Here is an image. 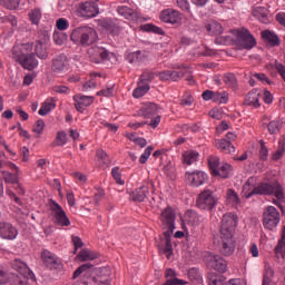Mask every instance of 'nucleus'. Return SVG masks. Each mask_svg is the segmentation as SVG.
Returning <instances> with one entry per match:
<instances>
[{"label":"nucleus","instance_id":"nucleus-1","mask_svg":"<svg viewBox=\"0 0 285 285\" xmlns=\"http://www.w3.org/2000/svg\"><path fill=\"white\" fill-rule=\"evenodd\" d=\"M235 228H237V216L227 213L223 216L219 233L215 236L220 255L230 257L235 253Z\"/></svg>","mask_w":285,"mask_h":285},{"label":"nucleus","instance_id":"nucleus-2","mask_svg":"<svg viewBox=\"0 0 285 285\" xmlns=\"http://www.w3.org/2000/svg\"><path fill=\"white\" fill-rule=\"evenodd\" d=\"M254 195H262L265 197H275L272 200V204L277 206L279 210L284 214V203H285V193L284 186L277 180H267L259 183L256 187L253 188L249 193H245V198L250 199Z\"/></svg>","mask_w":285,"mask_h":285},{"label":"nucleus","instance_id":"nucleus-3","mask_svg":"<svg viewBox=\"0 0 285 285\" xmlns=\"http://www.w3.org/2000/svg\"><path fill=\"white\" fill-rule=\"evenodd\" d=\"M70 39L76 46H82L83 48H87V46L97 43L99 36L97 35L95 28L79 27L72 30Z\"/></svg>","mask_w":285,"mask_h":285},{"label":"nucleus","instance_id":"nucleus-4","mask_svg":"<svg viewBox=\"0 0 285 285\" xmlns=\"http://www.w3.org/2000/svg\"><path fill=\"white\" fill-rule=\"evenodd\" d=\"M217 204H219V198L215 191L209 188L202 190L196 198L197 208L200 210H207L208 213L215 210V208H217Z\"/></svg>","mask_w":285,"mask_h":285},{"label":"nucleus","instance_id":"nucleus-5","mask_svg":"<svg viewBox=\"0 0 285 285\" xmlns=\"http://www.w3.org/2000/svg\"><path fill=\"white\" fill-rule=\"evenodd\" d=\"M160 228L164 233H175L177 229V212L175 208L167 206L159 215Z\"/></svg>","mask_w":285,"mask_h":285},{"label":"nucleus","instance_id":"nucleus-6","mask_svg":"<svg viewBox=\"0 0 285 285\" xmlns=\"http://www.w3.org/2000/svg\"><path fill=\"white\" fill-rule=\"evenodd\" d=\"M282 222V215L275 206H267L263 212V226L266 230H275Z\"/></svg>","mask_w":285,"mask_h":285},{"label":"nucleus","instance_id":"nucleus-7","mask_svg":"<svg viewBox=\"0 0 285 285\" xmlns=\"http://www.w3.org/2000/svg\"><path fill=\"white\" fill-rule=\"evenodd\" d=\"M49 208L51 210V216L53 217V224L56 226L68 227L70 226V218L63 210V207L59 205L56 200H49Z\"/></svg>","mask_w":285,"mask_h":285},{"label":"nucleus","instance_id":"nucleus-8","mask_svg":"<svg viewBox=\"0 0 285 285\" xmlns=\"http://www.w3.org/2000/svg\"><path fill=\"white\" fill-rule=\"evenodd\" d=\"M92 264L90 263H86L81 266H79L75 272H73V276L72 278L73 279H77V277H79V275H81L82 273L83 274V277H86L87 279H85L82 282V284L85 285H88L90 283V279L91 282H94V284L96 285H110V281L109 279H105V281H101V279H98V278H95V277H91L92 275V272L90 271V268H92ZM91 277V278H90Z\"/></svg>","mask_w":285,"mask_h":285},{"label":"nucleus","instance_id":"nucleus-9","mask_svg":"<svg viewBox=\"0 0 285 285\" xmlns=\"http://www.w3.org/2000/svg\"><path fill=\"white\" fill-rule=\"evenodd\" d=\"M185 179L193 188H199V186H204L208 181V174L203 170L186 171Z\"/></svg>","mask_w":285,"mask_h":285},{"label":"nucleus","instance_id":"nucleus-10","mask_svg":"<svg viewBox=\"0 0 285 285\" xmlns=\"http://www.w3.org/2000/svg\"><path fill=\"white\" fill-rule=\"evenodd\" d=\"M238 46L240 50H253L257 46V40L248 29H242L238 31Z\"/></svg>","mask_w":285,"mask_h":285},{"label":"nucleus","instance_id":"nucleus-11","mask_svg":"<svg viewBox=\"0 0 285 285\" xmlns=\"http://www.w3.org/2000/svg\"><path fill=\"white\" fill-rule=\"evenodd\" d=\"M88 57L92 63H101L110 59V51L104 47H91L88 49Z\"/></svg>","mask_w":285,"mask_h":285},{"label":"nucleus","instance_id":"nucleus-12","mask_svg":"<svg viewBox=\"0 0 285 285\" xmlns=\"http://www.w3.org/2000/svg\"><path fill=\"white\" fill-rule=\"evenodd\" d=\"M76 14L85 19H92L99 14V10L92 2H82L77 7Z\"/></svg>","mask_w":285,"mask_h":285},{"label":"nucleus","instance_id":"nucleus-13","mask_svg":"<svg viewBox=\"0 0 285 285\" xmlns=\"http://www.w3.org/2000/svg\"><path fill=\"white\" fill-rule=\"evenodd\" d=\"M207 266L218 273H226V271H228V262L220 255L210 254L207 257Z\"/></svg>","mask_w":285,"mask_h":285},{"label":"nucleus","instance_id":"nucleus-14","mask_svg":"<svg viewBox=\"0 0 285 285\" xmlns=\"http://www.w3.org/2000/svg\"><path fill=\"white\" fill-rule=\"evenodd\" d=\"M50 41V36L46 32L39 35V40L35 47V55L38 59H48V49L46 45Z\"/></svg>","mask_w":285,"mask_h":285},{"label":"nucleus","instance_id":"nucleus-15","mask_svg":"<svg viewBox=\"0 0 285 285\" xmlns=\"http://www.w3.org/2000/svg\"><path fill=\"white\" fill-rule=\"evenodd\" d=\"M18 235L19 230H17V227H14L11 223H8L6 220L0 222V237L2 239H17Z\"/></svg>","mask_w":285,"mask_h":285},{"label":"nucleus","instance_id":"nucleus-16","mask_svg":"<svg viewBox=\"0 0 285 285\" xmlns=\"http://www.w3.org/2000/svg\"><path fill=\"white\" fill-rule=\"evenodd\" d=\"M17 61L24 68V70H35L39 66V60L35 57V53H22L17 57Z\"/></svg>","mask_w":285,"mask_h":285},{"label":"nucleus","instance_id":"nucleus-17","mask_svg":"<svg viewBox=\"0 0 285 285\" xmlns=\"http://www.w3.org/2000/svg\"><path fill=\"white\" fill-rule=\"evenodd\" d=\"M75 108L78 112H83L86 108L92 106L95 104V97L92 96H83V95H75L73 96Z\"/></svg>","mask_w":285,"mask_h":285},{"label":"nucleus","instance_id":"nucleus-18","mask_svg":"<svg viewBox=\"0 0 285 285\" xmlns=\"http://www.w3.org/2000/svg\"><path fill=\"white\" fill-rule=\"evenodd\" d=\"M101 28L107 30V32L111 33L112 37H119L121 32V26L119 22L112 20V19H105L100 22Z\"/></svg>","mask_w":285,"mask_h":285},{"label":"nucleus","instance_id":"nucleus-19","mask_svg":"<svg viewBox=\"0 0 285 285\" xmlns=\"http://www.w3.org/2000/svg\"><path fill=\"white\" fill-rule=\"evenodd\" d=\"M160 19L165 23H179L181 21V16H179V11L174 10V9H166L161 11L160 13Z\"/></svg>","mask_w":285,"mask_h":285},{"label":"nucleus","instance_id":"nucleus-20","mask_svg":"<svg viewBox=\"0 0 285 285\" xmlns=\"http://www.w3.org/2000/svg\"><path fill=\"white\" fill-rule=\"evenodd\" d=\"M148 195H150V189L148 188V186L144 185L139 188H136L130 194V199H131V202L141 204V202H146V199H148Z\"/></svg>","mask_w":285,"mask_h":285},{"label":"nucleus","instance_id":"nucleus-21","mask_svg":"<svg viewBox=\"0 0 285 285\" xmlns=\"http://www.w3.org/2000/svg\"><path fill=\"white\" fill-rule=\"evenodd\" d=\"M141 112L145 119H150L159 115V112H161V108L155 102H145L141 107Z\"/></svg>","mask_w":285,"mask_h":285},{"label":"nucleus","instance_id":"nucleus-22","mask_svg":"<svg viewBox=\"0 0 285 285\" xmlns=\"http://www.w3.org/2000/svg\"><path fill=\"white\" fill-rule=\"evenodd\" d=\"M41 259L43 264L47 266V268H59V258L55 254H52L50 250L46 249L41 253Z\"/></svg>","mask_w":285,"mask_h":285},{"label":"nucleus","instance_id":"nucleus-23","mask_svg":"<svg viewBox=\"0 0 285 285\" xmlns=\"http://www.w3.org/2000/svg\"><path fill=\"white\" fill-rule=\"evenodd\" d=\"M215 146L217 150L224 153V155H233V153H235V146L226 138L215 139Z\"/></svg>","mask_w":285,"mask_h":285},{"label":"nucleus","instance_id":"nucleus-24","mask_svg":"<svg viewBox=\"0 0 285 285\" xmlns=\"http://www.w3.org/2000/svg\"><path fill=\"white\" fill-rule=\"evenodd\" d=\"M205 30L207 35H210V37H219V35H223L224 27L222 23L210 20L209 22L205 23Z\"/></svg>","mask_w":285,"mask_h":285},{"label":"nucleus","instance_id":"nucleus-25","mask_svg":"<svg viewBox=\"0 0 285 285\" xmlns=\"http://www.w3.org/2000/svg\"><path fill=\"white\" fill-rule=\"evenodd\" d=\"M165 277L166 282L164 285H186L188 282L184 279L177 278V272H175L173 268H167L165 271Z\"/></svg>","mask_w":285,"mask_h":285},{"label":"nucleus","instance_id":"nucleus-26","mask_svg":"<svg viewBox=\"0 0 285 285\" xmlns=\"http://www.w3.org/2000/svg\"><path fill=\"white\" fill-rule=\"evenodd\" d=\"M262 37L265 43H267V46H271V48H277V46L282 43L279 40V37L276 36V33L271 30H264L262 32Z\"/></svg>","mask_w":285,"mask_h":285},{"label":"nucleus","instance_id":"nucleus-27","mask_svg":"<svg viewBox=\"0 0 285 285\" xmlns=\"http://www.w3.org/2000/svg\"><path fill=\"white\" fill-rule=\"evenodd\" d=\"M253 17L261 21V23H271V20L268 19V10L266 7H254L252 10Z\"/></svg>","mask_w":285,"mask_h":285},{"label":"nucleus","instance_id":"nucleus-28","mask_svg":"<svg viewBox=\"0 0 285 285\" xmlns=\"http://www.w3.org/2000/svg\"><path fill=\"white\" fill-rule=\"evenodd\" d=\"M57 108V99L48 98L40 107L38 115L46 117L49 112H52Z\"/></svg>","mask_w":285,"mask_h":285},{"label":"nucleus","instance_id":"nucleus-29","mask_svg":"<svg viewBox=\"0 0 285 285\" xmlns=\"http://www.w3.org/2000/svg\"><path fill=\"white\" fill-rule=\"evenodd\" d=\"M187 277L195 285L204 284V276H202V272L197 267L189 268Z\"/></svg>","mask_w":285,"mask_h":285},{"label":"nucleus","instance_id":"nucleus-30","mask_svg":"<svg viewBox=\"0 0 285 285\" xmlns=\"http://www.w3.org/2000/svg\"><path fill=\"white\" fill-rule=\"evenodd\" d=\"M246 106H252V108H259V92L257 90H252L247 94L245 99Z\"/></svg>","mask_w":285,"mask_h":285},{"label":"nucleus","instance_id":"nucleus-31","mask_svg":"<svg viewBox=\"0 0 285 285\" xmlns=\"http://www.w3.org/2000/svg\"><path fill=\"white\" fill-rule=\"evenodd\" d=\"M51 70L53 72H63L66 70V56H58L52 59Z\"/></svg>","mask_w":285,"mask_h":285},{"label":"nucleus","instance_id":"nucleus-32","mask_svg":"<svg viewBox=\"0 0 285 285\" xmlns=\"http://www.w3.org/2000/svg\"><path fill=\"white\" fill-rule=\"evenodd\" d=\"M233 175V166L228 163H224L218 167L214 177H222L223 179H228Z\"/></svg>","mask_w":285,"mask_h":285},{"label":"nucleus","instance_id":"nucleus-33","mask_svg":"<svg viewBox=\"0 0 285 285\" xmlns=\"http://www.w3.org/2000/svg\"><path fill=\"white\" fill-rule=\"evenodd\" d=\"M9 283L11 285H30V279L27 278L26 274H10Z\"/></svg>","mask_w":285,"mask_h":285},{"label":"nucleus","instance_id":"nucleus-34","mask_svg":"<svg viewBox=\"0 0 285 285\" xmlns=\"http://www.w3.org/2000/svg\"><path fill=\"white\" fill-rule=\"evenodd\" d=\"M175 232H164L163 235L165 237V247H164V253L167 255V259H170V255H173V234Z\"/></svg>","mask_w":285,"mask_h":285},{"label":"nucleus","instance_id":"nucleus-35","mask_svg":"<svg viewBox=\"0 0 285 285\" xmlns=\"http://www.w3.org/2000/svg\"><path fill=\"white\" fill-rule=\"evenodd\" d=\"M185 218L187 224H190L191 226H199L202 224V216L193 209L187 210Z\"/></svg>","mask_w":285,"mask_h":285},{"label":"nucleus","instance_id":"nucleus-36","mask_svg":"<svg viewBox=\"0 0 285 285\" xmlns=\"http://www.w3.org/2000/svg\"><path fill=\"white\" fill-rule=\"evenodd\" d=\"M208 285H224L226 276L212 272L207 276Z\"/></svg>","mask_w":285,"mask_h":285},{"label":"nucleus","instance_id":"nucleus-37","mask_svg":"<svg viewBox=\"0 0 285 285\" xmlns=\"http://www.w3.org/2000/svg\"><path fill=\"white\" fill-rule=\"evenodd\" d=\"M80 262H92L97 259V254L88 248H83L77 255Z\"/></svg>","mask_w":285,"mask_h":285},{"label":"nucleus","instance_id":"nucleus-38","mask_svg":"<svg viewBox=\"0 0 285 285\" xmlns=\"http://www.w3.org/2000/svg\"><path fill=\"white\" fill-rule=\"evenodd\" d=\"M275 254L277 257H282V259H285V225L282 230V238L278 240L275 247Z\"/></svg>","mask_w":285,"mask_h":285},{"label":"nucleus","instance_id":"nucleus-39","mask_svg":"<svg viewBox=\"0 0 285 285\" xmlns=\"http://www.w3.org/2000/svg\"><path fill=\"white\" fill-rule=\"evenodd\" d=\"M148 90H150V85L139 81L138 87L134 89L132 97H135V99H141Z\"/></svg>","mask_w":285,"mask_h":285},{"label":"nucleus","instance_id":"nucleus-40","mask_svg":"<svg viewBox=\"0 0 285 285\" xmlns=\"http://www.w3.org/2000/svg\"><path fill=\"white\" fill-rule=\"evenodd\" d=\"M199 158V153L197 151H186L183 154V164L186 166H193L195 161Z\"/></svg>","mask_w":285,"mask_h":285},{"label":"nucleus","instance_id":"nucleus-41","mask_svg":"<svg viewBox=\"0 0 285 285\" xmlns=\"http://www.w3.org/2000/svg\"><path fill=\"white\" fill-rule=\"evenodd\" d=\"M275 277V271L269 265H265V272L263 274V285L273 284V278Z\"/></svg>","mask_w":285,"mask_h":285},{"label":"nucleus","instance_id":"nucleus-42","mask_svg":"<svg viewBox=\"0 0 285 285\" xmlns=\"http://www.w3.org/2000/svg\"><path fill=\"white\" fill-rule=\"evenodd\" d=\"M226 199L232 206H238L240 203L239 195L234 189H227Z\"/></svg>","mask_w":285,"mask_h":285},{"label":"nucleus","instance_id":"nucleus-43","mask_svg":"<svg viewBox=\"0 0 285 285\" xmlns=\"http://www.w3.org/2000/svg\"><path fill=\"white\" fill-rule=\"evenodd\" d=\"M223 81L226 86H228V88H237L238 82H237V76H235V73H226L223 77Z\"/></svg>","mask_w":285,"mask_h":285},{"label":"nucleus","instance_id":"nucleus-44","mask_svg":"<svg viewBox=\"0 0 285 285\" xmlns=\"http://www.w3.org/2000/svg\"><path fill=\"white\" fill-rule=\"evenodd\" d=\"M53 41L56 46H63L68 41V33L63 31H55Z\"/></svg>","mask_w":285,"mask_h":285},{"label":"nucleus","instance_id":"nucleus-45","mask_svg":"<svg viewBox=\"0 0 285 285\" xmlns=\"http://www.w3.org/2000/svg\"><path fill=\"white\" fill-rule=\"evenodd\" d=\"M284 154H285V144L284 141L281 140L278 141V148L272 155L273 161H279V159L284 157Z\"/></svg>","mask_w":285,"mask_h":285},{"label":"nucleus","instance_id":"nucleus-46","mask_svg":"<svg viewBox=\"0 0 285 285\" xmlns=\"http://www.w3.org/2000/svg\"><path fill=\"white\" fill-rule=\"evenodd\" d=\"M68 144V135L66 131H58L53 146H66Z\"/></svg>","mask_w":285,"mask_h":285},{"label":"nucleus","instance_id":"nucleus-47","mask_svg":"<svg viewBox=\"0 0 285 285\" xmlns=\"http://www.w3.org/2000/svg\"><path fill=\"white\" fill-rule=\"evenodd\" d=\"M12 268L13 271H17L19 275L28 273V265L20 259H16L12 263Z\"/></svg>","mask_w":285,"mask_h":285},{"label":"nucleus","instance_id":"nucleus-48","mask_svg":"<svg viewBox=\"0 0 285 285\" xmlns=\"http://www.w3.org/2000/svg\"><path fill=\"white\" fill-rule=\"evenodd\" d=\"M282 130V121L273 120L268 124V132L269 135H277Z\"/></svg>","mask_w":285,"mask_h":285},{"label":"nucleus","instance_id":"nucleus-49","mask_svg":"<svg viewBox=\"0 0 285 285\" xmlns=\"http://www.w3.org/2000/svg\"><path fill=\"white\" fill-rule=\"evenodd\" d=\"M117 12L118 14H120V17H124L125 19H132V9L126 6L118 7Z\"/></svg>","mask_w":285,"mask_h":285},{"label":"nucleus","instance_id":"nucleus-50","mask_svg":"<svg viewBox=\"0 0 285 285\" xmlns=\"http://www.w3.org/2000/svg\"><path fill=\"white\" fill-rule=\"evenodd\" d=\"M195 98L190 95V92H186L183 95V97L179 100V105L183 108H186V106H190L191 104H194Z\"/></svg>","mask_w":285,"mask_h":285},{"label":"nucleus","instance_id":"nucleus-51","mask_svg":"<svg viewBox=\"0 0 285 285\" xmlns=\"http://www.w3.org/2000/svg\"><path fill=\"white\" fill-rule=\"evenodd\" d=\"M209 169L212 170V175H215L219 169V158L218 157H209L208 158Z\"/></svg>","mask_w":285,"mask_h":285},{"label":"nucleus","instance_id":"nucleus-52","mask_svg":"<svg viewBox=\"0 0 285 285\" xmlns=\"http://www.w3.org/2000/svg\"><path fill=\"white\" fill-rule=\"evenodd\" d=\"M111 176L114 177L116 184H118V186H124V184H126V181H124V179H121V171H119V167H114L111 169Z\"/></svg>","mask_w":285,"mask_h":285},{"label":"nucleus","instance_id":"nucleus-53","mask_svg":"<svg viewBox=\"0 0 285 285\" xmlns=\"http://www.w3.org/2000/svg\"><path fill=\"white\" fill-rule=\"evenodd\" d=\"M52 92H56L57 95H70V89L68 86L63 85H55L51 88Z\"/></svg>","mask_w":285,"mask_h":285},{"label":"nucleus","instance_id":"nucleus-54","mask_svg":"<svg viewBox=\"0 0 285 285\" xmlns=\"http://www.w3.org/2000/svg\"><path fill=\"white\" fill-rule=\"evenodd\" d=\"M95 189H96V193L94 195L95 206H99L101 199H104V197H106V191L99 187H96Z\"/></svg>","mask_w":285,"mask_h":285},{"label":"nucleus","instance_id":"nucleus-55","mask_svg":"<svg viewBox=\"0 0 285 285\" xmlns=\"http://www.w3.org/2000/svg\"><path fill=\"white\" fill-rule=\"evenodd\" d=\"M29 19L31 23H35L37 26V23H39V21L41 20V10L33 9L31 12H29Z\"/></svg>","mask_w":285,"mask_h":285},{"label":"nucleus","instance_id":"nucleus-56","mask_svg":"<svg viewBox=\"0 0 285 285\" xmlns=\"http://www.w3.org/2000/svg\"><path fill=\"white\" fill-rule=\"evenodd\" d=\"M4 8L7 10H17L19 8V4L21 3V0H1Z\"/></svg>","mask_w":285,"mask_h":285},{"label":"nucleus","instance_id":"nucleus-57","mask_svg":"<svg viewBox=\"0 0 285 285\" xmlns=\"http://www.w3.org/2000/svg\"><path fill=\"white\" fill-rule=\"evenodd\" d=\"M127 61L129 63H137L139 61H141V51H134L130 52L129 55H127Z\"/></svg>","mask_w":285,"mask_h":285},{"label":"nucleus","instance_id":"nucleus-58","mask_svg":"<svg viewBox=\"0 0 285 285\" xmlns=\"http://www.w3.org/2000/svg\"><path fill=\"white\" fill-rule=\"evenodd\" d=\"M2 177L6 184H17V181H19V179L17 178V175L10 171H2Z\"/></svg>","mask_w":285,"mask_h":285},{"label":"nucleus","instance_id":"nucleus-59","mask_svg":"<svg viewBox=\"0 0 285 285\" xmlns=\"http://www.w3.org/2000/svg\"><path fill=\"white\" fill-rule=\"evenodd\" d=\"M155 79V73L153 71H145L140 76V82L141 83H150Z\"/></svg>","mask_w":285,"mask_h":285},{"label":"nucleus","instance_id":"nucleus-60","mask_svg":"<svg viewBox=\"0 0 285 285\" xmlns=\"http://www.w3.org/2000/svg\"><path fill=\"white\" fill-rule=\"evenodd\" d=\"M56 28H58L60 32H63V30H68L70 28V22L65 18H60L56 22Z\"/></svg>","mask_w":285,"mask_h":285},{"label":"nucleus","instance_id":"nucleus-61","mask_svg":"<svg viewBox=\"0 0 285 285\" xmlns=\"http://www.w3.org/2000/svg\"><path fill=\"white\" fill-rule=\"evenodd\" d=\"M153 150H154V147L148 146L145 149L144 154L140 156L139 164H146L148 161V159L150 158V155H153Z\"/></svg>","mask_w":285,"mask_h":285},{"label":"nucleus","instance_id":"nucleus-62","mask_svg":"<svg viewBox=\"0 0 285 285\" xmlns=\"http://www.w3.org/2000/svg\"><path fill=\"white\" fill-rule=\"evenodd\" d=\"M202 97L205 101H217V91L205 90Z\"/></svg>","mask_w":285,"mask_h":285},{"label":"nucleus","instance_id":"nucleus-63","mask_svg":"<svg viewBox=\"0 0 285 285\" xmlns=\"http://www.w3.org/2000/svg\"><path fill=\"white\" fill-rule=\"evenodd\" d=\"M258 153L262 161H266V159H268V148L266 147V142H264V140H261V149Z\"/></svg>","mask_w":285,"mask_h":285},{"label":"nucleus","instance_id":"nucleus-64","mask_svg":"<svg viewBox=\"0 0 285 285\" xmlns=\"http://www.w3.org/2000/svg\"><path fill=\"white\" fill-rule=\"evenodd\" d=\"M274 68L278 72V75L282 77L283 81H285V66L282 62H278L275 60Z\"/></svg>","mask_w":285,"mask_h":285}]
</instances>
